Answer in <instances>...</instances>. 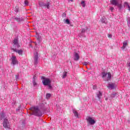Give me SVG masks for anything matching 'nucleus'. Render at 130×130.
Listing matches in <instances>:
<instances>
[{"mask_svg":"<svg viewBox=\"0 0 130 130\" xmlns=\"http://www.w3.org/2000/svg\"><path fill=\"white\" fill-rule=\"evenodd\" d=\"M124 7H127V8H128V7H129V5H128V3H127V2H124Z\"/></svg>","mask_w":130,"mask_h":130,"instance_id":"obj_26","label":"nucleus"},{"mask_svg":"<svg viewBox=\"0 0 130 130\" xmlns=\"http://www.w3.org/2000/svg\"><path fill=\"white\" fill-rule=\"evenodd\" d=\"M15 79L16 81H18V80H19V75H16Z\"/></svg>","mask_w":130,"mask_h":130,"instance_id":"obj_33","label":"nucleus"},{"mask_svg":"<svg viewBox=\"0 0 130 130\" xmlns=\"http://www.w3.org/2000/svg\"><path fill=\"white\" fill-rule=\"evenodd\" d=\"M40 107L41 109L43 111L46 110V108H45V105L44 104H40Z\"/></svg>","mask_w":130,"mask_h":130,"instance_id":"obj_18","label":"nucleus"},{"mask_svg":"<svg viewBox=\"0 0 130 130\" xmlns=\"http://www.w3.org/2000/svg\"><path fill=\"white\" fill-rule=\"evenodd\" d=\"M34 43H35L36 44V45H37V44H36V42H34Z\"/></svg>","mask_w":130,"mask_h":130,"instance_id":"obj_45","label":"nucleus"},{"mask_svg":"<svg viewBox=\"0 0 130 130\" xmlns=\"http://www.w3.org/2000/svg\"><path fill=\"white\" fill-rule=\"evenodd\" d=\"M88 63H89V62H84L82 63V64H83L84 66H87Z\"/></svg>","mask_w":130,"mask_h":130,"instance_id":"obj_31","label":"nucleus"},{"mask_svg":"<svg viewBox=\"0 0 130 130\" xmlns=\"http://www.w3.org/2000/svg\"><path fill=\"white\" fill-rule=\"evenodd\" d=\"M105 100H106V101H107L108 100V98H106L105 99Z\"/></svg>","mask_w":130,"mask_h":130,"instance_id":"obj_43","label":"nucleus"},{"mask_svg":"<svg viewBox=\"0 0 130 130\" xmlns=\"http://www.w3.org/2000/svg\"><path fill=\"white\" fill-rule=\"evenodd\" d=\"M62 16L63 18H66V17H67V14H66V13H62Z\"/></svg>","mask_w":130,"mask_h":130,"instance_id":"obj_30","label":"nucleus"},{"mask_svg":"<svg viewBox=\"0 0 130 130\" xmlns=\"http://www.w3.org/2000/svg\"><path fill=\"white\" fill-rule=\"evenodd\" d=\"M18 108H19V109H21V105H19V106L18 107Z\"/></svg>","mask_w":130,"mask_h":130,"instance_id":"obj_44","label":"nucleus"},{"mask_svg":"<svg viewBox=\"0 0 130 130\" xmlns=\"http://www.w3.org/2000/svg\"><path fill=\"white\" fill-rule=\"evenodd\" d=\"M71 26H73V25H71Z\"/></svg>","mask_w":130,"mask_h":130,"instance_id":"obj_47","label":"nucleus"},{"mask_svg":"<svg viewBox=\"0 0 130 130\" xmlns=\"http://www.w3.org/2000/svg\"><path fill=\"white\" fill-rule=\"evenodd\" d=\"M24 5H25V7H27V6H28V5H29V2H28V1L25 0L24 1Z\"/></svg>","mask_w":130,"mask_h":130,"instance_id":"obj_27","label":"nucleus"},{"mask_svg":"<svg viewBox=\"0 0 130 130\" xmlns=\"http://www.w3.org/2000/svg\"><path fill=\"white\" fill-rule=\"evenodd\" d=\"M93 89H96V86H93Z\"/></svg>","mask_w":130,"mask_h":130,"instance_id":"obj_42","label":"nucleus"},{"mask_svg":"<svg viewBox=\"0 0 130 130\" xmlns=\"http://www.w3.org/2000/svg\"><path fill=\"white\" fill-rule=\"evenodd\" d=\"M127 64H128V72H130V62H129V63H127Z\"/></svg>","mask_w":130,"mask_h":130,"instance_id":"obj_36","label":"nucleus"},{"mask_svg":"<svg viewBox=\"0 0 130 130\" xmlns=\"http://www.w3.org/2000/svg\"><path fill=\"white\" fill-rule=\"evenodd\" d=\"M102 95H103V93L101 91H99L96 93V96H97L99 101H100V100H101V97H102Z\"/></svg>","mask_w":130,"mask_h":130,"instance_id":"obj_15","label":"nucleus"},{"mask_svg":"<svg viewBox=\"0 0 130 130\" xmlns=\"http://www.w3.org/2000/svg\"><path fill=\"white\" fill-rule=\"evenodd\" d=\"M108 88L111 90H113V89H115V84L114 83L109 84Z\"/></svg>","mask_w":130,"mask_h":130,"instance_id":"obj_14","label":"nucleus"},{"mask_svg":"<svg viewBox=\"0 0 130 130\" xmlns=\"http://www.w3.org/2000/svg\"><path fill=\"white\" fill-rule=\"evenodd\" d=\"M13 64H17L18 63V60L15 56H12L11 58Z\"/></svg>","mask_w":130,"mask_h":130,"instance_id":"obj_11","label":"nucleus"},{"mask_svg":"<svg viewBox=\"0 0 130 130\" xmlns=\"http://www.w3.org/2000/svg\"><path fill=\"white\" fill-rule=\"evenodd\" d=\"M80 59V55H79V53L75 52L74 54V60L75 61H78Z\"/></svg>","mask_w":130,"mask_h":130,"instance_id":"obj_9","label":"nucleus"},{"mask_svg":"<svg viewBox=\"0 0 130 130\" xmlns=\"http://www.w3.org/2000/svg\"><path fill=\"white\" fill-rule=\"evenodd\" d=\"M29 110L32 111L31 115H35V116H42V112L37 106L32 107L29 108Z\"/></svg>","mask_w":130,"mask_h":130,"instance_id":"obj_1","label":"nucleus"},{"mask_svg":"<svg viewBox=\"0 0 130 130\" xmlns=\"http://www.w3.org/2000/svg\"><path fill=\"white\" fill-rule=\"evenodd\" d=\"M13 43L14 48H19V47H20V44H19V41H18V39H15L13 41Z\"/></svg>","mask_w":130,"mask_h":130,"instance_id":"obj_6","label":"nucleus"},{"mask_svg":"<svg viewBox=\"0 0 130 130\" xmlns=\"http://www.w3.org/2000/svg\"><path fill=\"white\" fill-rule=\"evenodd\" d=\"M32 79H33L32 80H35V79H36V76H35V75L34 76Z\"/></svg>","mask_w":130,"mask_h":130,"instance_id":"obj_38","label":"nucleus"},{"mask_svg":"<svg viewBox=\"0 0 130 130\" xmlns=\"http://www.w3.org/2000/svg\"><path fill=\"white\" fill-rule=\"evenodd\" d=\"M29 47L33 48V46H32V44H29Z\"/></svg>","mask_w":130,"mask_h":130,"instance_id":"obj_39","label":"nucleus"},{"mask_svg":"<svg viewBox=\"0 0 130 130\" xmlns=\"http://www.w3.org/2000/svg\"><path fill=\"white\" fill-rule=\"evenodd\" d=\"M110 10L112 12H113V10H114V8L111 7V8H110Z\"/></svg>","mask_w":130,"mask_h":130,"instance_id":"obj_35","label":"nucleus"},{"mask_svg":"<svg viewBox=\"0 0 130 130\" xmlns=\"http://www.w3.org/2000/svg\"><path fill=\"white\" fill-rule=\"evenodd\" d=\"M50 97H51V94H50V93H47L46 94V98L47 99H49L50 98Z\"/></svg>","mask_w":130,"mask_h":130,"instance_id":"obj_24","label":"nucleus"},{"mask_svg":"<svg viewBox=\"0 0 130 130\" xmlns=\"http://www.w3.org/2000/svg\"><path fill=\"white\" fill-rule=\"evenodd\" d=\"M82 37H86V36H83V35H82Z\"/></svg>","mask_w":130,"mask_h":130,"instance_id":"obj_46","label":"nucleus"},{"mask_svg":"<svg viewBox=\"0 0 130 130\" xmlns=\"http://www.w3.org/2000/svg\"><path fill=\"white\" fill-rule=\"evenodd\" d=\"M89 30V28L87 27H85L84 28L82 29V33H85V32H87Z\"/></svg>","mask_w":130,"mask_h":130,"instance_id":"obj_20","label":"nucleus"},{"mask_svg":"<svg viewBox=\"0 0 130 130\" xmlns=\"http://www.w3.org/2000/svg\"><path fill=\"white\" fill-rule=\"evenodd\" d=\"M102 78L104 79V81H109V80L111 79V74L110 73H106L103 72L102 73Z\"/></svg>","mask_w":130,"mask_h":130,"instance_id":"obj_2","label":"nucleus"},{"mask_svg":"<svg viewBox=\"0 0 130 130\" xmlns=\"http://www.w3.org/2000/svg\"><path fill=\"white\" fill-rule=\"evenodd\" d=\"M115 97H117V94L115 92L112 93L109 98L110 100H112V99H113V98H115Z\"/></svg>","mask_w":130,"mask_h":130,"instance_id":"obj_16","label":"nucleus"},{"mask_svg":"<svg viewBox=\"0 0 130 130\" xmlns=\"http://www.w3.org/2000/svg\"><path fill=\"white\" fill-rule=\"evenodd\" d=\"M82 7L85 8L86 7V3H85V1H82Z\"/></svg>","mask_w":130,"mask_h":130,"instance_id":"obj_29","label":"nucleus"},{"mask_svg":"<svg viewBox=\"0 0 130 130\" xmlns=\"http://www.w3.org/2000/svg\"><path fill=\"white\" fill-rule=\"evenodd\" d=\"M64 23H65V24H67L68 25H70V24H71V21H70V20L68 19L66 20L64 19Z\"/></svg>","mask_w":130,"mask_h":130,"instance_id":"obj_22","label":"nucleus"},{"mask_svg":"<svg viewBox=\"0 0 130 130\" xmlns=\"http://www.w3.org/2000/svg\"><path fill=\"white\" fill-rule=\"evenodd\" d=\"M18 12H19V9H18V8H15V13H18Z\"/></svg>","mask_w":130,"mask_h":130,"instance_id":"obj_34","label":"nucleus"},{"mask_svg":"<svg viewBox=\"0 0 130 130\" xmlns=\"http://www.w3.org/2000/svg\"><path fill=\"white\" fill-rule=\"evenodd\" d=\"M68 2H74V0H68Z\"/></svg>","mask_w":130,"mask_h":130,"instance_id":"obj_41","label":"nucleus"},{"mask_svg":"<svg viewBox=\"0 0 130 130\" xmlns=\"http://www.w3.org/2000/svg\"><path fill=\"white\" fill-rule=\"evenodd\" d=\"M101 22H102V23H104V24H106V18H102L101 19Z\"/></svg>","mask_w":130,"mask_h":130,"instance_id":"obj_23","label":"nucleus"},{"mask_svg":"<svg viewBox=\"0 0 130 130\" xmlns=\"http://www.w3.org/2000/svg\"><path fill=\"white\" fill-rule=\"evenodd\" d=\"M41 79H42L43 80L42 82H43V85H44L45 86H47V85H49V84H50V83H51V81L48 78H45V77L43 76V77H42Z\"/></svg>","mask_w":130,"mask_h":130,"instance_id":"obj_5","label":"nucleus"},{"mask_svg":"<svg viewBox=\"0 0 130 130\" xmlns=\"http://www.w3.org/2000/svg\"><path fill=\"white\" fill-rule=\"evenodd\" d=\"M39 57L38 56V52H35L34 55V64L35 66L38 64V61H39Z\"/></svg>","mask_w":130,"mask_h":130,"instance_id":"obj_4","label":"nucleus"},{"mask_svg":"<svg viewBox=\"0 0 130 130\" xmlns=\"http://www.w3.org/2000/svg\"><path fill=\"white\" fill-rule=\"evenodd\" d=\"M127 45V41H125L123 43V46L122 47V49H124Z\"/></svg>","mask_w":130,"mask_h":130,"instance_id":"obj_19","label":"nucleus"},{"mask_svg":"<svg viewBox=\"0 0 130 130\" xmlns=\"http://www.w3.org/2000/svg\"><path fill=\"white\" fill-rule=\"evenodd\" d=\"M32 85L34 87H35V86H37V83H36L35 80H32Z\"/></svg>","mask_w":130,"mask_h":130,"instance_id":"obj_25","label":"nucleus"},{"mask_svg":"<svg viewBox=\"0 0 130 130\" xmlns=\"http://www.w3.org/2000/svg\"><path fill=\"white\" fill-rule=\"evenodd\" d=\"M1 118H5V114L4 113H0Z\"/></svg>","mask_w":130,"mask_h":130,"instance_id":"obj_28","label":"nucleus"},{"mask_svg":"<svg viewBox=\"0 0 130 130\" xmlns=\"http://www.w3.org/2000/svg\"><path fill=\"white\" fill-rule=\"evenodd\" d=\"M12 50L18 53L19 55H22L23 54V50H17V48H12Z\"/></svg>","mask_w":130,"mask_h":130,"instance_id":"obj_10","label":"nucleus"},{"mask_svg":"<svg viewBox=\"0 0 130 130\" xmlns=\"http://www.w3.org/2000/svg\"><path fill=\"white\" fill-rule=\"evenodd\" d=\"M20 109H20V108H18V109H16V111H20Z\"/></svg>","mask_w":130,"mask_h":130,"instance_id":"obj_40","label":"nucleus"},{"mask_svg":"<svg viewBox=\"0 0 130 130\" xmlns=\"http://www.w3.org/2000/svg\"><path fill=\"white\" fill-rule=\"evenodd\" d=\"M110 3L113 6H117L120 11V10H121V9H122V5H121V4L118 3V0H111L110 1Z\"/></svg>","mask_w":130,"mask_h":130,"instance_id":"obj_3","label":"nucleus"},{"mask_svg":"<svg viewBox=\"0 0 130 130\" xmlns=\"http://www.w3.org/2000/svg\"><path fill=\"white\" fill-rule=\"evenodd\" d=\"M87 121H88L89 123H90V124H94L95 123V120L93 119H92V118L89 117L87 119Z\"/></svg>","mask_w":130,"mask_h":130,"instance_id":"obj_13","label":"nucleus"},{"mask_svg":"<svg viewBox=\"0 0 130 130\" xmlns=\"http://www.w3.org/2000/svg\"><path fill=\"white\" fill-rule=\"evenodd\" d=\"M108 37H109V38H112V35H108Z\"/></svg>","mask_w":130,"mask_h":130,"instance_id":"obj_37","label":"nucleus"},{"mask_svg":"<svg viewBox=\"0 0 130 130\" xmlns=\"http://www.w3.org/2000/svg\"><path fill=\"white\" fill-rule=\"evenodd\" d=\"M39 5L40 7H45L47 9H49V6H50V3L49 2H47V4H44L43 2H39Z\"/></svg>","mask_w":130,"mask_h":130,"instance_id":"obj_8","label":"nucleus"},{"mask_svg":"<svg viewBox=\"0 0 130 130\" xmlns=\"http://www.w3.org/2000/svg\"><path fill=\"white\" fill-rule=\"evenodd\" d=\"M12 19L13 20H15V21H17V22H23V21H24V18H23V17L19 18V17H12Z\"/></svg>","mask_w":130,"mask_h":130,"instance_id":"obj_12","label":"nucleus"},{"mask_svg":"<svg viewBox=\"0 0 130 130\" xmlns=\"http://www.w3.org/2000/svg\"><path fill=\"white\" fill-rule=\"evenodd\" d=\"M47 86H48V87L50 89H52V86H51V84H50V83H49L48 85H47Z\"/></svg>","mask_w":130,"mask_h":130,"instance_id":"obj_32","label":"nucleus"},{"mask_svg":"<svg viewBox=\"0 0 130 130\" xmlns=\"http://www.w3.org/2000/svg\"><path fill=\"white\" fill-rule=\"evenodd\" d=\"M3 126L5 128H9V126H10V123L9 122V120L7 118H5L3 121Z\"/></svg>","mask_w":130,"mask_h":130,"instance_id":"obj_7","label":"nucleus"},{"mask_svg":"<svg viewBox=\"0 0 130 130\" xmlns=\"http://www.w3.org/2000/svg\"><path fill=\"white\" fill-rule=\"evenodd\" d=\"M73 113L76 118H79V113H78V112L75 109L73 110Z\"/></svg>","mask_w":130,"mask_h":130,"instance_id":"obj_17","label":"nucleus"},{"mask_svg":"<svg viewBox=\"0 0 130 130\" xmlns=\"http://www.w3.org/2000/svg\"><path fill=\"white\" fill-rule=\"evenodd\" d=\"M67 76H68V72H64L63 73V75H62V79H66Z\"/></svg>","mask_w":130,"mask_h":130,"instance_id":"obj_21","label":"nucleus"}]
</instances>
